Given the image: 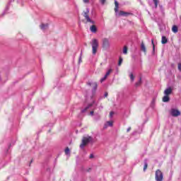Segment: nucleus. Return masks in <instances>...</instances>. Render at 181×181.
<instances>
[{
	"instance_id": "obj_1",
	"label": "nucleus",
	"mask_w": 181,
	"mask_h": 181,
	"mask_svg": "<svg viewBox=\"0 0 181 181\" xmlns=\"http://www.w3.org/2000/svg\"><path fill=\"white\" fill-rule=\"evenodd\" d=\"M115 12L118 16H129V15H132V13L125 12L124 11H120L118 13V9L119 8V4L117 0H115Z\"/></svg>"
},
{
	"instance_id": "obj_2",
	"label": "nucleus",
	"mask_w": 181,
	"mask_h": 181,
	"mask_svg": "<svg viewBox=\"0 0 181 181\" xmlns=\"http://www.w3.org/2000/svg\"><path fill=\"white\" fill-rule=\"evenodd\" d=\"M90 45L92 46V54H93V56H95L98 50V40L93 39L90 42Z\"/></svg>"
},
{
	"instance_id": "obj_3",
	"label": "nucleus",
	"mask_w": 181,
	"mask_h": 181,
	"mask_svg": "<svg viewBox=\"0 0 181 181\" xmlns=\"http://www.w3.org/2000/svg\"><path fill=\"white\" fill-rule=\"evenodd\" d=\"M90 142H93V137L90 136L83 137L82 139V143L80 145L81 149H84V146H86V145H88Z\"/></svg>"
},
{
	"instance_id": "obj_4",
	"label": "nucleus",
	"mask_w": 181,
	"mask_h": 181,
	"mask_svg": "<svg viewBox=\"0 0 181 181\" xmlns=\"http://www.w3.org/2000/svg\"><path fill=\"white\" fill-rule=\"evenodd\" d=\"M88 13H90V8H87L86 11L83 12V17L85 18L86 22L94 25L95 22L94 21L91 20V18H90Z\"/></svg>"
},
{
	"instance_id": "obj_5",
	"label": "nucleus",
	"mask_w": 181,
	"mask_h": 181,
	"mask_svg": "<svg viewBox=\"0 0 181 181\" xmlns=\"http://www.w3.org/2000/svg\"><path fill=\"white\" fill-rule=\"evenodd\" d=\"M156 181H163V173L160 170H157L156 171Z\"/></svg>"
},
{
	"instance_id": "obj_6",
	"label": "nucleus",
	"mask_w": 181,
	"mask_h": 181,
	"mask_svg": "<svg viewBox=\"0 0 181 181\" xmlns=\"http://www.w3.org/2000/svg\"><path fill=\"white\" fill-rule=\"evenodd\" d=\"M110 40L108 38H103L102 40V47L103 49H110Z\"/></svg>"
},
{
	"instance_id": "obj_7",
	"label": "nucleus",
	"mask_w": 181,
	"mask_h": 181,
	"mask_svg": "<svg viewBox=\"0 0 181 181\" xmlns=\"http://www.w3.org/2000/svg\"><path fill=\"white\" fill-rule=\"evenodd\" d=\"M170 114L172 117H179L181 115L180 111H179L177 109H175V108H172L170 110Z\"/></svg>"
},
{
	"instance_id": "obj_8",
	"label": "nucleus",
	"mask_w": 181,
	"mask_h": 181,
	"mask_svg": "<svg viewBox=\"0 0 181 181\" xmlns=\"http://www.w3.org/2000/svg\"><path fill=\"white\" fill-rule=\"evenodd\" d=\"M172 88L169 87L164 90L165 95H170L172 94Z\"/></svg>"
},
{
	"instance_id": "obj_9",
	"label": "nucleus",
	"mask_w": 181,
	"mask_h": 181,
	"mask_svg": "<svg viewBox=\"0 0 181 181\" xmlns=\"http://www.w3.org/2000/svg\"><path fill=\"white\" fill-rule=\"evenodd\" d=\"M93 105H94V102L88 104V106H86L84 109H83L81 110V112H86V111H87V110H88V108H91V107H93Z\"/></svg>"
},
{
	"instance_id": "obj_10",
	"label": "nucleus",
	"mask_w": 181,
	"mask_h": 181,
	"mask_svg": "<svg viewBox=\"0 0 181 181\" xmlns=\"http://www.w3.org/2000/svg\"><path fill=\"white\" fill-rule=\"evenodd\" d=\"M169 101H170V98H169V95H165V96L163 98V102L169 103Z\"/></svg>"
},
{
	"instance_id": "obj_11",
	"label": "nucleus",
	"mask_w": 181,
	"mask_h": 181,
	"mask_svg": "<svg viewBox=\"0 0 181 181\" xmlns=\"http://www.w3.org/2000/svg\"><path fill=\"white\" fill-rule=\"evenodd\" d=\"M161 43L162 45H166V43H168V38H166L165 36H162Z\"/></svg>"
},
{
	"instance_id": "obj_12",
	"label": "nucleus",
	"mask_w": 181,
	"mask_h": 181,
	"mask_svg": "<svg viewBox=\"0 0 181 181\" xmlns=\"http://www.w3.org/2000/svg\"><path fill=\"white\" fill-rule=\"evenodd\" d=\"M90 29L93 33H95V32H97V27L95 25H91Z\"/></svg>"
},
{
	"instance_id": "obj_13",
	"label": "nucleus",
	"mask_w": 181,
	"mask_h": 181,
	"mask_svg": "<svg viewBox=\"0 0 181 181\" xmlns=\"http://www.w3.org/2000/svg\"><path fill=\"white\" fill-rule=\"evenodd\" d=\"M141 50L144 53H146V47H145V44H144V42H141Z\"/></svg>"
},
{
	"instance_id": "obj_14",
	"label": "nucleus",
	"mask_w": 181,
	"mask_h": 181,
	"mask_svg": "<svg viewBox=\"0 0 181 181\" xmlns=\"http://www.w3.org/2000/svg\"><path fill=\"white\" fill-rule=\"evenodd\" d=\"M146 169H148V159L144 160V172H146Z\"/></svg>"
},
{
	"instance_id": "obj_15",
	"label": "nucleus",
	"mask_w": 181,
	"mask_h": 181,
	"mask_svg": "<svg viewBox=\"0 0 181 181\" xmlns=\"http://www.w3.org/2000/svg\"><path fill=\"white\" fill-rule=\"evenodd\" d=\"M142 84V78H139V81L135 83V87H139Z\"/></svg>"
},
{
	"instance_id": "obj_16",
	"label": "nucleus",
	"mask_w": 181,
	"mask_h": 181,
	"mask_svg": "<svg viewBox=\"0 0 181 181\" xmlns=\"http://www.w3.org/2000/svg\"><path fill=\"white\" fill-rule=\"evenodd\" d=\"M40 28H41L42 30H45L46 29H47V28H49V24H42L40 25Z\"/></svg>"
},
{
	"instance_id": "obj_17",
	"label": "nucleus",
	"mask_w": 181,
	"mask_h": 181,
	"mask_svg": "<svg viewBox=\"0 0 181 181\" xmlns=\"http://www.w3.org/2000/svg\"><path fill=\"white\" fill-rule=\"evenodd\" d=\"M93 92H95L96 90H97V88L98 87V85L97 84V83L94 82V83H93Z\"/></svg>"
},
{
	"instance_id": "obj_18",
	"label": "nucleus",
	"mask_w": 181,
	"mask_h": 181,
	"mask_svg": "<svg viewBox=\"0 0 181 181\" xmlns=\"http://www.w3.org/2000/svg\"><path fill=\"white\" fill-rule=\"evenodd\" d=\"M172 30L174 33H177V26L173 25L172 28Z\"/></svg>"
},
{
	"instance_id": "obj_19",
	"label": "nucleus",
	"mask_w": 181,
	"mask_h": 181,
	"mask_svg": "<svg viewBox=\"0 0 181 181\" xmlns=\"http://www.w3.org/2000/svg\"><path fill=\"white\" fill-rule=\"evenodd\" d=\"M123 53H124V54H127L128 53V47L127 46L124 47Z\"/></svg>"
},
{
	"instance_id": "obj_20",
	"label": "nucleus",
	"mask_w": 181,
	"mask_h": 181,
	"mask_svg": "<svg viewBox=\"0 0 181 181\" xmlns=\"http://www.w3.org/2000/svg\"><path fill=\"white\" fill-rule=\"evenodd\" d=\"M111 73H112V69H110L105 74V76H107L108 77V76H110V74H111Z\"/></svg>"
},
{
	"instance_id": "obj_21",
	"label": "nucleus",
	"mask_w": 181,
	"mask_h": 181,
	"mask_svg": "<svg viewBox=\"0 0 181 181\" xmlns=\"http://www.w3.org/2000/svg\"><path fill=\"white\" fill-rule=\"evenodd\" d=\"M131 81H134L135 80V76H134V74L131 73L129 75Z\"/></svg>"
},
{
	"instance_id": "obj_22",
	"label": "nucleus",
	"mask_w": 181,
	"mask_h": 181,
	"mask_svg": "<svg viewBox=\"0 0 181 181\" xmlns=\"http://www.w3.org/2000/svg\"><path fill=\"white\" fill-rule=\"evenodd\" d=\"M65 153L66 155H70V148H69V147H66L65 149Z\"/></svg>"
},
{
	"instance_id": "obj_23",
	"label": "nucleus",
	"mask_w": 181,
	"mask_h": 181,
	"mask_svg": "<svg viewBox=\"0 0 181 181\" xmlns=\"http://www.w3.org/2000/svg\"><path fill=\"white\" fill-rule=\"evenodd\" d=\"M155 4V8H158V4H159V0H153Z\"/></svg>"
},
{
	"instance_id": "obj_24",
	"label": "nucleus",
	"mask_w": 181,
	"mask_h": 181,
	"mask_svg": "<svg viewBox=\"0 0 181 181\" xmlns=\"http://www.w3.org/2000/svg\"><path fill=\"white\" fill-rule=\"evenodd\" d=\"M107 77L108 76L105 75L104 77L100 79V83H103V81H105V80H107Z\"/></svg>"
},
{
	"instance_id": "obj_25",
	"label": "nucleus",
	"mask_w": 181,
	"mask_h": 181,
	"mask_svg": "<svg viewBox=\"0 0 181 181\" xmlns=\"http://www.w3.org/2000/svg\"><path fill=\"white\" fill-rule=\"evenodd\" d=\"M122 57H119V62H118V66H121V64H122Z\"/></svg>"
},
{
	"instance_id": "obj_26",
	"label": "nucleus",
	"mask_w": 181,
	"mask_h": 181,
	"mask_svg": "<svg viewBox=\"0 0 181 181\" xmlns=\"http://www.w3.org/2000/svg\"><path fill=\"white\" fill-rule=\"evenodd\" d=\"M151 43L153 45V53H155V44L153 43V40H151Z\"/></svg>"
},
{
	"instance_id": "obj_27",
	"label": "nucleus",
	"mask_w": 181,
	"mask_h": 181,
	"mask_svg": "<svg viewBox=\"0 0 181 181\" xmlns=\"http://www.w3.org/2000/svg\"><path fill=\"white\" fill-rule=\"evenodd\" d=\"M107 125H108V127H112V122H107Z\"/></svg>"
},
{
	"instance_id": "obj_28",
	"label": "nucleus",
	"mask_w": 181,
	"mask_h": 181,
	"mask_svg": "<svg viewBox=\"0 0 181 181\" xmlns=\"http://www.w3.org/2000/svg\"><path fill=\"white\" fill-rule=\"evenodd\" d=\"M99 1L100 2L101 5H104L107 0H99Z\"/></svg>"
},
{
	"instance_id": "obj_29",
	"label": "nucleus",
	"mask_w": 181,
	"mask_h": 181,
	"mask_svg": "<svg viewBox=\"0 0 181 181\" xmlns=\"http://www.w3.org/2000/svg\"><path fill=\"white\" fill-rule=\"evenodd\" d=\"M81 56H83V51H81V55H80V57H79V63H81Z\"/></svg>"
},
{
	"instance_id": "obj_30",
	"label": "nucleus",
	"mask_w": 181,
	"mask_h": 181,
	"mask_svg": "<svg viewBox=\"0 0 181 181\" xmlns=\"http://www.w3.org/2000/svg\"><path fill=\"white\" fill-rule=\"evenodd\" d=\"M83 2L84 4H89L90 3V0H83Z\"/></svg>"
},
{
	"instance_id": "obj_31",
	"label": "nucleus",
	"mask_w": 181,
	"mask_h": 181,
	"mask_svg": "<svg viewBox=\"0 0 181 181\" xmlns=\"http://www.w3.org/2000/svg\"><path fill=\"white\" fill-rule=\"evenodd\" d=\"M178 70L179 71H181V63L178 64Z\"/></svg>"
},
{
	"instance_id": "obj_32",
	"label": "nucleus",
	"mask_w": 181,
	"mask_h": 181,
	"mask_svg": "<svg viewBox=\"0 0 181 181\" xmlns=\"http://www.w3.org/2000/svg\"><path fill=\"white\" fill-rule=\"evenodd\" d=\"M114 115V112H110V118H112V116Z\"/></svg>"
},
{
	"instance_id": "obj_33",
	"label": "nucleus",
	"mask_w": 181,
	"mask_h": 181,
	"mask_svg": "<svg viewBox=\"0 0 181 181\" xmlns=\"http://www.w3.org/2000/svg\"><path fill=\"white\" fill-rule=\"evenodd\" d=\"M89 158H90V159H93V158H94V155L93 154H90Z\"/></svg>"
},
{
	"instance_id": "obj_34",
	"label": "nucleus",
	"mask_w": 181,
	"mask_h": 181,
	"mask_svg": "<svg viewBox=\"0 0 181 181\" xmlns=\"http://www.w3.org/2000/svg\"><path fill=\"white\" fill-rule=\"evenodd\" d=\"M131 131V127L127 128V132H129Z\"/></svg>"
},
{
	"instance_id": "obj_35",
	"label": "nucleus",
	"mask_w": 181,
	"mask_h": 181,
	"mask_svg": "<svg viewBox=\"0 0 181 181\" xmlns=\"http://www.w3.org/2000/svg\"><path fill=\"white\" fill-rule=\"evenodd\" d=\"M105 95V97H108V93H107V92L105 93V95Z\"/></svg>"
},
{
	"instance_id": "obj_36",
	"label": "nucleus",
	"mask_w": 181,
	"mask_h": 181,
	"mask_svg": "<svg viewBox=\"0 0 181 181\" xmlns=\"http://www.w3.org/2000/svg\"><path fill=\"white\" fill-rule=\"evenodd\" d=\"M90 115H94V111L90 112Z\"/></svg>"
},
{
	"instance_id": "obj_37",
	"label": "nucleus",
	"mask_w": 181,
	"mask_h": 181,
	"mask_svg": "<svg viewBox=\"0 0 181 181\" xmlns=\"http://www.w3.org/2000/svg\"><path fill=\"white\" fill-rule=\"evenodd\" d=\"M92 84L91 82H88V86H91Z\"/></svg>"
},
{
	"instance_id": "obj_38",
	"label": "nucleus",
	"mask_w": 181,
	"mask_h": 181,
	"mask_svg": "<svg viewBox=\"0 0 181 181\" xmlns=\"http://www.w3.org/2000/svg\"><path fill=\"white\" fill-rule=\"evenodd\" d=\"M89 170H91V168H89V170H88V172H89Z\"/></svg>"
},
{
	"instance_id": "obj_39",
	"label": "nucleus",
	"mask_w": 181,
	"mask_h": 181,
	"mask_svg": "<svg viewBox=\"0 0 181 181\" xmlns=\"http://www.w3.org/2000/svg\"><path fill=\"white\" fill-rule=\"evenodd\" d=\"M33 162V160H30V163H32Z\"/></svg>"
},
{
	"instance_id": "obj_40",
	"label": "nucleus",
	"mask_w": 181,
	"mask_h": 181,
	"mask_svg": "<svg viewBox=\"0 0 181 181\" xmlns=\"http://www.w3.org/2000/svg\"><path fill=\"white\" fill-rule=\"evenodd\" d=\"M105 128H107V124L105 125Z\"/></svg>"
}]
</instances>
